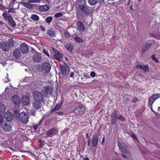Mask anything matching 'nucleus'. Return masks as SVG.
Masks as SVG:
<instances>
[{
    "mask_svg": "<svg viewBox=\"0 0 160 160\" xmlns=\"http://www.w3.org/2000/svg\"><path fill=\"white\" fill-rule=\"evenodd\" d=\"M13 46L14 42L12 40L10 39L6 42H3L1 47L3 51L7 52L9 50L10 47Z\"/></svg>",
    "mask_w": 160,
    "mask_h": 160,
    "instance_id": "1",
    "label": "nucleus"
},
{
    "mask_svg": "<svg viewBox=\"0 0 160 160\" xmlns=\"http://www.w3.org/2000/svg\"><path fill=\"white\" fill-rule=\"evenodd\" d=\"M19 120L23 123H26L28 121V114L26 112H22L19 114Z\"/></svg>",
    "mask_w": 160,
    "mask_h": 160,
    "instance_id": "2",
    "label": "nucleus"
},
{
    "mask_svg": "<svg viewBox=\"0 0 160 160\" xmlns=\"http://www.w3.org/2000/svg\"><path fill=\"white\" fill-rule=\"evenodd\" d=\"M34 101H41L43 99L42 94L38 91L34 92L33 94Z\"/></svg>",
    "mask_w": 160,
    "mask_h": 160,
    "instance_id": "3",
    "label": "nucleus"
},
{
    "mask_svg": "<svg viewBox=\"0 0 160 160\" xmlns=\"http://www.w3.org/2000/svg\"><path fill=\"white\" fill-rule=\"evenodd\" d=\"M160 97V94L159 93H156L152 95L148 99L149 104L152 105L155 100Z\"/></svg>",
    "mask_w": 160,
    "mask_h": 160,
    "instance_id": "4",
    "label": "nucleus"
},
{
    "mask_svg": "<svg viewBox=\"0 0 160 160\" xmlns=\"http://www.w3.org/2000/svg\"><path fill=\"white\" fill-rule=\"evenodd\" d=\"M52 50L54 53V58L58 60L59 62H61V61L62 58V54L59 52L54 48L52 49Z\"/></svg>",
    "mask_w": 160,
    "mask_h": 160,
    "instance_id": "5",
    "label": "nucleus"
},
{
    "mask_svg": "<svg viewBox=\"0 0 160 160\" xmlns=\"http://www.w3.org/2000/svg\"><path fill=\"white\" fill-rule=\"evenodd\" d=\"M85 112V108L83 107V106L82 104H80L78 108H76L74 110V112L78 114H83Z\"/></svg>",
    "mask_w": 160,
    "mask_h": 160,
    "instance_id": "6",
    "label": "nucleus"
},
{
    "mask_svg": "<svg viewBox=\"0 0 160 160\" xmlns=\"http://www.w3.org/2000/svg\"><path fill=\"white\" fill-rule=\"evenodd\" d=\"M42 70L45 72H48L50 71L51 66L50 64L48 62H44L43 63L42 67Z\"/></svg>",
    "mask_w": 160,
    "mask_h": 160,
    "instance_id": "7",
    "label": "nucleus"
},
{
    "mask_svg": "<svg viewBox=\"0 0 160 160\" xmlns=\"http://www.w3.org/2000/svg\"><path fill=\"white\" fill-rule=\"evenodd\" d=\"M21 102L25 105H28L30 102V97L28 96H23L21 98Z\"/></svg>",
    "mask_w": 160,
    "mask_h": 160,
    "instance_id": "8",
    "label": "nucleus"
},
{
    "mask_svg": "<svg viewBox=\"0 0 160 160\" xmlns=\"http://www.w3.org/2000/svg\"><path fill=\"white\" fill-rule=\"evenodd\" d=\"M20 50L21 52L23 53H27L28 52L29 49L27 45L23 43L20 45Z\"/></svg>",
    "mask_w": 160,
    "mask_h": 160,
    "instance_id": "9",
    "label": "nucleus"
},
{
    "mask_svg": "<svg viewBox=\"0 0 160 160\" xmlns=\"http://www.w3.org/2000/svg\"><path fill=\"white\" fill-rule=\"evenodd\" d=\"M79 8L82 11L84 12L87 13H89L91 12V8L90 7L85 6L83 5H80Z\"/></svg>",
    "mask_w": 160,
    "mask_h": 160,
    "instance_id": "10",
    "label": "nucleus"
},
{
    "mask_svg": "<svg viewBox=\"0 0 160 160\" xmlns=\"http://www.w3.org/2000/svg\"><path fill=\"white\" fill-rule=\"evenodd\" d=\"M5 118L8 121H10L13 119V115L12 113L9 111L7 112L4 115Z\"/></svg>",
    "mask_w": 160,
    "mask_h": 160,
    "instance_id": "11",
    "label": "nucleus"
},
{
    "mask_svg": "<svg viewBox=\"0 0 160 160\" xmlns=\"http://www.w3.org/2000/svg\"><path fill=\"white\" fill-rule=\"evenodd\" d=\"M33 59L34 61L36 62H41L42 59L41 54L38 53L35 54L33 56Z\"/></svg>",
    "mask_w": 160,
    "mask_h": 160,
    "instance_id": "12",
    "label": "nucleus"
},
{
    "mask_svg": "<svg viewBox=\"0 0 160 160\" xmlns=\"http://www.w3.org/2000/svg\"><path fill=\"white\" fill-rule=\"evenodd\" d=\"M58 132V131L57 129L55 128H52L47 132L46 135L48 137H50L56 134Z\"/></svg>",
    "mask_w": 160,
    "mask_h": 160,
    "instance_id": "13",
    "label": "nucleus"
},
{
    "mask_svg": "<svg viewBox=\"0 0 160 160\" xmlns=\"http://www.w3.org/2000/svg\"><path fill=\"white\" fill-rule=\"evenodd\" d=\"M41 101H34L32 104L33 108L35 109H38L40 108L42 105Z\"/></svg>",
    "mask_w": 160,
    "mask_h": 160,
    "instance_id": "14",
    "label": "nucleus"
},
{
    "mask_svg": "<svg viewBox=\"0 0 160 160\" xmlns=\"http://www.w3.org/2000/svg\"><path fill=\"white\" fill-rule=\"evenodd\" d=\"M12 101L14 104L18 105L20 103V98L17 95H14L12 97Z\"/></svg>",
    "mask_w": 160,
    "mask_h": 160,
    "instance_id": "15",
    "label": "nucleus"
},
{
    "mask_svg": "<svg viewBox=\"0 0 160 160\" xmlns=\"http://www.w3.org/2000/svg\"><path fill=\"white\" fill-rule=\"evenodd\" d=\"M2 125L3 129L5 131L9 132L11 129V126L6 123L3 122Z\"/></svg>",
    "mask_w": 160,
    "mask_h": 160,
    "instance_id": "16",
    "label": "nucleus"
},
{
    "mask_svg": "<svg viewBox=\"0 0 160 160\" xmlns=\"http://www.w3.org/2000/svg\"><path fill=\"white\" fill-rule=\"evenodd\" d=\"M92 142L93 146L96 147L98 142V138L97 134L93 136Z\"/></svg>",
    "mask_w": 160,
    "mask_h": 160,
    "instance_id": "17",
    "label": "nucleus"
},
{
    "mask_svg": "<svg viewBox=\"0 0 160 160\" xmlns=\"http://www.w3.org/2000/svg\"><path fill=\"white\" fill-rule=\"evenodd\" d=\"M77 26L78 28L80 31H84L85 28L81 22L78 21L77 23Z\"/></svg>",
    "mask_w": 160,
    "mask_h": 160,
    "instance_id": "18",
    "label": "nucleus"
},
{
    "mask_svg": "<svg viewBox=\"0 0 160 160\" xmlns=\"http://www.w3.org/2000/svg\"><path fill=\"white\" fill-rule=\"evenodd\" d=\"M42 92L43 94H51L52 93V90L51 88L49 87H45L42 90Z\"/></svg>",
    "mask_w": 160,
    "mask_h": 160,
    "instance_id": "19",
    "label": "nucleus"
},
{
    "mask_svg": "<svg viewBox=\"0 0 160 160\" xmlns=\"http://www.w3.org/2000/svg\"><path fill=\"white\" fill-rule=\"evenodd\" d=\"M2 16L5 19L8 20H13L12 18V14L7 12H4L2 14Z\"/></svg>",
    "mask_w": 160,
    "mask_h": 160,
    "instance_id": "20",
    "label": "nucleus"
},
{
    "mask_svg": "<svg viewBox=\"0 0 160 160\" xmlns=\"http://www.w3.org/2000/svg\"><path fill=\"white\" fill-rule=\"evenodd\" d=\"M21 53L18 49H16L13 52V55L16 58H18L21 56Z\"/></svg>",
    "mask_w": 160,
    "mask_h": 160,
    "instance_id": "21",
    "label": "nucleus"
},
{
    "mask_svg": "<svg viewBox=\"0 0 160 160\" xmlns=\"http://www.w3.org/2000/svg\"><path fill=\"white\" fill-rule=\"evenodd\" d=\"M49 8V7L48 5H44L40 6L39 8V9L40 11L46 12L48 10Z\"/></svg>",
    "mask_w": 160,
    "mask_h": 160,
    "instance_id": "22",
    "label": "nucleus"
},
{
    "mask_svg": "<svg viewBox=\"0 0 160 160\" xmlns=\"http://www.w3.org/2000/svg\"><path fill=\"white\" fill-rule=\"evenodd\" d=\"M62 103H59L58 104H57L54 107L52 110L51 112H53L55 111L58 110L62 106Z\"/></svg>",
    "mask_w": 160,
    "mask_h": 160,
    "instance_id": "23",
    "label": "nucleus"
},
{
    "mask_svg": "<svg viewBox=\"0 0 160 160\" xmlns=\"http://www.w3.org/2000/svg\"><path fill=\"white\" fill-rule=\"evenodd\" d=\"M151 46V44L150 43H147L144 45L142 48V51L143 52H144L148 49Z\"/></svg>",
    "mask_w": 160,
    "mask_h": 160,
    "instance_id": "24",
    "label": "nucleus"
},
{
    "mask_svg": "<svg viewBox=\"0 0 160 160\" xmlns=\"http://www.w3.org/2000/svg\"><path fill=\"white\" fill-rule=\"evenodd\" d=\"M60 68L62 75H66V74L67 71L65 67L63 65L61 66L60 67Z\"/></svg>",
    "mask_w": 160,
    "mask_h": 160,
    "instance_id": "25",
    "label": "nucleus"
},
{
    "mask_svg": "<svg viewBox=\"0 0 160 160\" xmlns=\"http://www.w3.org/2000/svg\"><path fill=\"white\" fill-rule=\"evenodd\" d=\"M22 5L25 7H27L29 9H31L32 8V5L30 3L23 2H22Z\"/></svg>",
    "mask_w": 160,
    "mask_h": 160,
    "instance_id": "26",
    "label": "nucleus"
},
{
    "mask_svg": "<svg viewBox=\"0 0 160 160\" xmlns=\"http://www.w3.org/2000/svg\"><path fill=\"white\" fill-rule=\"evenodd\" d=\"M65 48L68 51L71 52L73 49L72 46L70 43L67 44L65 46Z\"/></svg>",
    "mask_w": 160,
    "mask_h": 160,
    "instance_id": "27",
    "label": "nucleus"
},
{
    "mask_svg": "<svg viewBox=\"0 0 160 160\" xmlns=\"http://www.w3.org/2000/svg\"><path fill=\"white\" fill-rule=\"evenodd\" d=\"M74 39L75 41L78 43H82L84 42V40L82 38L77 36L75 37Z\"/></svg>",
    "mask_w": 160,
    "mask_h": 160,
    "instance_id": "28",
    "label": "nucleus"
},
{
    "mask_svg": "<svg viewBox=\"0 0 160 160\" xmlns=\"http://www.w3.org/2000/svg\"><path fill=\"white\" fill-rule=\"evenodd\" d=\"M112 118H117L122 121H124L125 119V118L124 117H122L120 115H118L116 117L115 116L113 117V116H112Z\"/></svg>",
    "mask_w": 160,
    "mask_h": 160,
    "instance_id": "29",
    "label": "nucleus"
},
{
    "mask_svg": "<svg viewBox=\"0 0 160 160\" xmlns=\"http://www.w3.org/2000/svg\"><path fill=\"white\" fill-rule=\"evenodd\" d=\"M13 114L14 116L16 117H18L19 115V111L18 110H16V108H13Z\"/></svg>",
    "mask_w": 160,
    "mask_h": 160,
    "instance_id": "30",
    "label": "nucleus"
},
{
    "mask_svg": "<svg viewBox=\"0 0 160 160\" xmlns=\"http://www.w3.org/2000/svg\"><path fill=\"white\" fill-rule=\"evenodd\" d=\"M97 0H88V2L91 5H95L97 4Z\"/></svg>",
    "mask_w": 160,
    "mask_h": 160,
    "instance_id": "31",
    "label": "nucleus"
},
{
    "mask_svg": "<svg viewBox=\"0 0 160 160\" xmlns=\"http://www.w3.org/2000/svg\"><path fill=\"white\" fill-rule=\"evenodd\" d=\"M47 34L49 36H52L54 34V31L53 29H49L47 32Z\"/></svg>",
    "mask_w": 160,
    "mask_h": 160,
    "instance_id": "32",
    "label": "nucleus"
},
{
    "mask_svg": "<svg viewBox=\"0 0 160 160\" xmlns=\"http://www.w3.org/2000/svg\"><path fill=\"white\" fill-rule=\"evenodd\" d=\"M31 18L33 20H39V17L36 14H32L31 16Z\"/></svg>",
    "mask_w": 160,
    "mask_h": 160,
    "instance_id": "33",
    "label": "nucleus"
},
{
    "mask_svg": "<svg viewBox=\"0 0 160 160\" xmlns=\"http://www.w3.org/2000/svg\"><path fill=\"white\" fill-rule=\"evenodd\" d=\"M10 26L12 27H14L16 26V24L14 21H8Z\"/></svg>",
    "mask_w": 160,
    "mask_h": 160,
    "instance_id": "34",
    "label": "nucleus"
},
{
    "mask_svg": "<svg viewBox=\"0 0 160 160\" xmlns=\"http://www.w3.org/2000/svg\"><path fill=\"white\" fill-rule=\"evenodd\" d=\"M62 15V14L61 12H58L56 13L54 15V17L57 18H59Z\"/></svg>",
    "mask_w": 160,
    "mask_h": 160,
    "instance_id": "35",
    "label": "nucleus"
},
{
    "mask_svg": "<svg viewBox=\"0 0 160 160\" xmlns=\"http://www.w3.org/2000/svg\"><path fill=\"white\" fill-rule=\"evenodd\" d=\"M30 3H38L40 2V0H28Z\"/></svg>",
    "mask_w": 160,
    "mask_h": 160,
    "instance_id": "36",
    "label": "nucleus"
},
{
    "mask_svg": "<svg viewBox=\"0 0 160 160\" xmlns=\"http://www.w3.org/2000/svg\"><path fill=\"white\" fill-rule=\"evenodd\" d=\"M8 13H10V12H12L13 13H15L16 12L15 10L13 8H11L9 9L8 10Z\"/></svg>",
    "mask_w": 160,
    "mask_h": 160,
    "instance_id": "37",
    "label": "nucleus"
},
{
    "mask_svg": "<svg viewBox=\"0 0 160 160\" xmlns=\"http://www.w3.org/2000/svg\"><path fill=\"white\" fill-rule=\"evenodd\" d=\"M120 150L122 151V152L123 153L127 154V151L126 149L123 147V148L120 149Z\"/></svg>",
    "mask_w": 160,
    "mask_h": 160,
    "instance_id": "38",
    "label": "nucleus"
},
{
    "mask_svg": "<svg viewBox=\"0 0 160 160\" xmlns=\"http://www.w3.org/2000/svg\"><path fill=\"white\" fill-rule=\"evenodd\" d=\"M30 79L31 78L29 77H26L24 78L23 81L25 82H29Z\"/></svg>",
    "mask_w": 160,
    "mask_h": 160,
    "instance_id": "39",
    "label": "nucleus"
},
{
    "mask_svg": "<svg viewBox=\"0 0 160 160\" xmlns=\"http://www.w3.org/2000/svg\"><path fill=\"white\" fill-rule=\"evenodd\" d=\"M118 147L120 149H121V148L124 147L122 144L119 142H118Z\"/></svg>",
    "mask_w": 160,
    "mask_h": 160,
    "instance_id": "40",
    "label": "nucleus"
},
{
    "mask_svg": "<svg viewBox=\"0 0 160 160\" xmlns=\"http://www.w3.org/2000/svg\"><path fill=\"white\" fill-rule=\"evenodd\" d=\"M144 66V65L143 64H140L137 66V68L143 69Z\"/></svg>",
    "mask_w": 160,
    "mask_h": 160,
    "instance_id": "41",
    "label": "nucleus"
},
{
    "mask_svg": "<svg viewBox=\"0 0 160 160\" xmlns=\"http://www.w3.org/2000/svg\"><path fill=\"white\" fill-rule=\"evenodd\" d=\"M3 118L2 116L0 114V124H2L3 123Z\"/></svg>",
    "mask_w": 160,
    "mask_h": 160,
    "instance_id": "42",
    "label": "nucleus"
},
{
    "mask_svg": "<svg viewBox=\"0 0 160 160\" xmlns=\"http://www.w3.org/2000/svg\"><path fill=\"white\" fill-rule=\"evenodd\" d=\"M152 59L153 60H154L156 62H158V61L157 59V58L155 56H152Z\"/></svg>",
    "mask_w": 160,
    "mask_h": 160,
    "instance_id": "43",
    "label": "nucleus"
},
{
    "mask_svg": "<svg viewBox=\"0 0 160 160\" xmlns=\"http://www.w3.org/2000/svg\"><path fill=\"white\" fill-rule=\"evenodd\" d=\"M143 69V70L145 72L148 71V67L147 65H144Z\"/></svg>",
    "mask_w": 160,
    "mask_h": 160,
    "instance_id": "44",
    "label": "nucleus"
},
{
    "mask_svg": "<svg viewBox=\"0 0 160 160\" xmlns=\"http://www.w3.org/2000/svg\"><path fill=\"white\" fill-rule=\"evenodd\" d=\"M65 36L66 37H69L70 36V34H69V33L67 31L66 32L64 33Z\"/></svg>",
    "mask_w": 160,
    "mask_h": 160,
    "instance_id": "45",
    "label": "nucleus"
},
{
    "mask_svg": "<svg viewBox=\"0 0 160 160\" xmlns=\"http://www.w3.org/2000/svg\"><path fill=\"white\" fill-rule=\"evenodd\" d=\"M39 126V124H38L33 126V128L35 130H36Z\"/></svg>",
    "mask_w": 160,
    "mask_h": 160,
    "instance_id": "46",
    "label": "nucleus"
},
{
    "mask_svg": "<svg viewBox=\"0 0 160 160\" xmlns=\"http://www.w3.org/2000/svg\"><path fill=\"white\" fill-rule=\"evenodd\" d=\"M96 74L94 72H92L90 73V75L91 77L94 78V77Z\"/></svg>",
    "mask_w": 160,
    "mask_h": 160,
    "instance_id": "47",
    "label": "nucleus"
},
{
    "mask_svg": "<svg viewBox=\"0 0 160 160\" xmlns=\"http://www.w3.org/2000/svg\"><path fill=\"white\" fill-rule=\"evenodd\" d=\"M43 52L47 56H48V57H49V55L47 51H45V50H43Z\"/></svg>",
    "mask_w": 160,
    "mask_h": 160,
    "instance_id": "48",
    "label": "nucleus"
},
{
    "mask_svg": "<svg viewBox=\"0 0 160 160\" xmlns=\"http://www.w3.org/2000/svg\"><path fill=\"white\" fill-rule=\"evenodd\" d=\"M52 18L51 16H49L47 17L45 20H52Z\"/></svg>",
    "mask_w": 160,
    "mask_h": 160,
    "instance_id": "49",
    "label": "nucleus"
},
{
    "mask_svg": "<svg viewBox=\"0 0 160 160\" xmlns=\"http://www.w3.org/2000/svg\"><path fill=\"white\" fill-rule=\"evenodd\" d=\"M40 28L41 30L42 31H44L45 30V28L42 26H40Z\"/></svg>",
    "mask_w": 160,
    "mask_h": 160,
    "instance_id": "50",
    "label": "nucleus"
},
{
    "mask_svg": "<svg viewBox=\"0 0 160 160\" xmlns=\"http://www.w3.org/2000/svg\"><path fill=\"white\" fill-rule=\"evenodd\" d=\"M74 72H71L70 74V76L71 77H73V76H74Z\"/></svg>",
    "mask_w": 160,
    "mask_h": 160,
    "instance_id": "51",
    "label": "nucleus"
},
{
    "mask_svg": "<svg viewBox=\"0 0 160 160\" xmlns=\"http://www.w3.org/2000/svg\"><path fill=\"white\" fill-rule=\"evenodd\" d=\"M57 113L59 115H63V112H58Z\"/></svg>",
    "mask_w": 160,
    "mask_h": 160,
    "instance_id": "52",
    "label": "nucleus"
},
{
    "mask_svg": "<svg viewBox=\"0 0 160 160\" xmlns=\"http://www.w3.org/2000/svg\"><path fill=\"white\" fill-rule=\"evenodd\" d=\"M132 137L133 139H136V136L134 134H132Z\"/></svg>",
    "mask_w": 160,
    "mask_h": 160,
    "instance_id": "53",
    "label": "nucleus"
},
{
    "mask_svg": "<svg viewBox=\"0 0 160 160\" xmlns=\"http://www.w3.org/2000/svg\"><path fill=\"white\" fill-rule=\"evenodd\" d=\"M88 138V146H89L90 143V138Z\"/></svg>",
    "mask_w": 160,
    "mask_h": 160,
    "instance_id": "54",
    "label": "nucleus"
},
{
    "mask_svg": "<svg viewBox=\"0 0 160 160\" xmlns=\"http://www.w3.org/2000/svg\"><path fill=\"white\" fill-rule=\"evenodd\" d=\"M137 100H138L137 98H135L133 99L132 102H135L137 101Z\"/></svg>",
    "mask_w": 160,
    "mask_h": 160,
    "instance_id": "55",
    "label": "nucleus"
},
{
    "mask_svg": "<svg viewBox=\"0 0 160 160\" xmlns=\"http://www.w3.org/2000/svg\"><path fill=\"white\" fill-rule=\"evenodd\" d=\"M121 155L123 157L125 158H127V157L124 154H122Z\"/></svg>",
    "mask_w": 160,
    "mask_h": 160,
    "instance_id": "56",
    "label": "nucleus"
},
{
    "mask_svg": "<svg viewBox=\"0 0 160 160\" xmlns=\"http://www.w3.org/2000/svg\"><path fill=\"white\" fill-rule=\"evenodd\" d=\"M8 76L7 75V78H6V79H7V80H5V82H9V80H8Z\"/></svg>",
    "mask_w": 160,
    "mask_h": 160,
    "instance_id": "57",
    "label": "nucleus"
},
{
    "mask_svg": "<svg viewBox=\"0 0 160 160\" xmlns=\"http://www.w3.org/2000/svg\"><path fill=\"white\" fill-rule=\"evenodd\" d=\"M42 119L39 122V123H38V124H39V126H40V125H41V123H42Z\"/></svg>",
    "mask_w": 160,
    "mask_h": 160,
    "instance_id": "58",
    "label": "nucleus"
},
{
    "mask_svg": "<svg viewBox=\"0 0 160 160\" xmlns=\"http://www.w3.org/2000/svg\"><path fill=\"white\" fill-rule=\"evenodd\" d=\"M99 1L101 3H103L104 2V0H99Z\"/></svg>",
    "mask_w": 160,
    "mask_h": 160,
    "instance_id": "59",
    "label": "nucleus"
},
{
    "mask_svg": "<svg viewBox=\"0 0 160 160\" xmlns=\"http://www.w3.org/2000/svg\"><path fill=\"white\" fill-rule=\"evenodd\" d=\"M83 160H89L88 158V157H86L83 159Z\"/></svg>",
    "mask_w": 160,
    "mask_h": 160,
    "instance_id": "60",
    "label": "nucleus"
},
{
    "mask_svg": "<svg viewBox=\"0 0 160 160\" xmlns=\"http://www.w3.org/2000/svg\"><path fill=\"white\" fill-rule=\"evenodd\" d=\"M52 21H46V22L48 23H49Z\"/></svg>",
    "mask_w": 160,
    "mask_h": 160,
    "instance_id": "61",
    "label": "nucleus"
},
{
    "mask_svg": "<svg viewBox=\"0 0 160 160\" xmlns=\"http://www.w3.org/2000/svg\"><path fill=\"white\" fill-rule=\"evenodd\" d=\"M104 139H105V138H104V137L102 139V144L104 142Z\"/></svg>",
    "mask_w": 160,
    "mask_h": 160,
    "instance_id": "62",
    "label": "nucleus"
},
{
    "mask_svg": "<svg viewBox=\"0 0 160 160\" xmlns=\"http://www.w3.org/2000/svg\"><path fill=\"white\" fill-rule=\"evenodd\" d=\"M34 113H35L34 112H31L32 115L34 116Z\"/></svg>",
    "mask_w": 160,
    "mask_h": 160,
    "instance_id": "63",
    "label": "nucleus"
},
{
    "mask_svg": "<svg viewBox=\"0 0 160 160\" xmlns=\"http://www.w3.org/2000/svg\"><path fill=\"white\" fill-rule=\"evenodd\" d=\"M158 110L159 111H160V107L158 108Z\"/></svg>",
    "mask_w": 160,
    "mask_h": 160,
    "instance_id": "64",
    "label": "nucleus"
}]
</instances>
